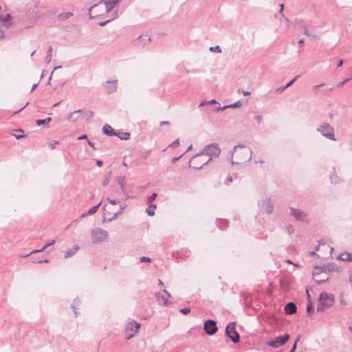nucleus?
I'll list each match as a JSON object with an SVG mask.
<instances>
[{
  "instance_id": "7c9ffc66",
  "label": "nucleus",
  "mask_w": 352,
  "mask_h": 352,
  "mask_svg": "<svg viewBox=\"0 0 352 352\" xmlns=\"http://www.w3.org/2000/svg\"><path fill=\"white\" fill-rule=\"evenodd\" d=\"M100 204H101V202H100V203H99V204H98L97 205H96V206H94L91 207V208L88 210V212H87V214H90V215H91V214H95V213L97 212V210H98V208L100 207Z\"/></svg>"
},
{
  "instance_id": "4d7b16f0",
  "label": "nucleus",
  "mask_w": 352,
  "mask_h": 352,
  "mask_svg": "<svg viewBox=\"0 0 352 352\" xmlns=\"http://www.w3.org/2000/svg\"><path fill=\"white\" fill-rule=\"evenodd\" d=\"M349 80H350V79H349V78L345 79V80H344L343 81H342V82H339V83L338 84V87H341V86L344 85L346 82H348V81H349Z\"/></svg>"
},
{
  "instance_id": "4c0bfd02",
  "label": "nucleus",
  "mask_w": 352,
  "mask_h": 352,
  "mask_svg": "<svg viewBox=\"0 0 352 352\" xmlns=\"http://www.w3.org/2000/svg\"><path fill=\"white\" fill-rule=\"evenodd\" d=\"M209 50L210 52H217V53L221 52V49L220 46H219V45H217L214 47H210Z\"/></svg>"
},
{
  "instance_id": "6ab92c4d",
  "label": "nucleus",
  "mask_w": 352,
  "mask_h": 352,
  "mask_svg": "<svg viewBox=\"0 0 352 352\" xmlns=\"http://www.w3.org/2000/svg\"><path fill=\"white\" fill-rule=\"evenodd\" d=\"M192 160H195L194 164H195V166H192V168L195 169L199 170L204 166L208 164L209 163V162H210L212 160V157H210L206 161L201 160V161L197 162V160H195V159H193Z\"/></svg>"
},
{
  "instance_id": "774afa93",
  "label": "nucleus",
  "mask_w": 352,
  "mask_h": 352,
  "mask_svg": "<svg viewBox=\"0 0 352 352\" xmlns=\"http://www.w3.org/2000/svg\"><path fill=\"white\" fill-rule=\"evenodd\" d=\"M343 63H344V60L342 59H340L338 63V67H340L342 66Z\"/></svg>"
},
{
  "instance_id": "1a4fd4ad",
  "label": "nucleus",
  "mask_w": 352,
  "mask_h": 352,
  "mask_svg": "<svg viewBox=\"0 0 352 352\" xmlns=\"http://www.w3.org/2000/svg\"><path fill=\"white\" fill-rule=\"evenodd\" d=\"M290 210H291V212H290L291 216H292L297 221H302V222L308 221V220H307L308 215L305 211H303L300 209H297V208H291Z\"/></svg>"
},
{
  "instance_id": "39448f33",
  "label": "nucleus",
  "mask_w": 352,
  "mask_h": 352,
  "mask_svg": "<svg viewBox=\"0 0 352 352\" xmlns=\"http://www.w3.org/2000/svg\"><path fill=\"white\" fill-rule=\"evenodd\" d=\"M316 131L320 132L324 137L331 140H336L334 129L329 123L322 124L318 127H317Z\"/></svg>"
},
{
  "instance_id": "a18cd8bd",
  "label": "nucleus",
  "mask_w": 352,
  "mask_h": 352,
  "mask_svg": "<svg viewBox=\"0 0 352 352\" xmlns=\"http://www.w3.org/2000/svg\"><path fill=\"white\" fill-rule=\"evenodd\" d=\"M107 201L111 204V205H116L117 204L120 203V200L116 199H110L107 198Z\"/></svg>"
},
{
  "instance_id": "0e129e2a",
  "label": "nucleus",
  "mask_w": 352,
  "mask_h": 352,
  "mask_svg": "<svg viewBox=\"0 0 352 352\" xmlns=\"http://www.w3.org/2000/svg\"><path fill=\"white\" fill-rule=\"evenodd\" d=\"M228 109V106H227V105L223 106V107H219V108H217L216 110H217V111H223V110H225V109Z\"/></svg>"
},
{
  "instance_id": "7ed1b4c3",
  "label": "nucleus",
  "mask_w": 352,
  "mask_h": 352,
  "mask_svg": "<svg viewBox=\"0 0 352 352\" xmlns=\"http://www.w3.org/2000/svg\"><path fill=\"white\" fill-rule=\"evenodd\" d=\"M91 236L93 243H101L107 239L108 232L102 228H96L91 230Z\"/></svg>"
},
{
  "instance_id": "cd10ccee",
  "label": "nucleus",
  "mask_w": 352,
  "mask_h": 352,
  "mask_svg": "<svg viewBox=\"0 0 352 352\" xmlns=\"http://www.w3.org/2000/svg\"><path fill=\"white\" fill-rule=\"evenodd\" d=\"M11 19V15L10 14H6L4 17L0 16V21L3 22L4 25L7 27L9 26V21Z\"/></svg>"
},
{
  "instance_id": "473e14b6",
  "label": "nucleus",
  "mask_w": 352,
  "mask_h": 352,
  "mask_svg": "<svg viewBox=\"0 0 352 352\" xmlns=\"http://www.w3.org/2000/svg\"><path fill=\"white\" fill-rule=\"evenodd\" d=\"M54 243H55V241L52 240V241H50V243L45 245L41 249L33 250L32 252H30V254L43 252L45 249L47 248V247H49V246H51V245H54Z\"/></svg>"
},
{
  "instance_id": "49530a36",
  "label": "nucleus",
  "mask_w": 352,
  "mask_h": 352,
  "mask_svg": "<svg viewBox=\"0 0 352 352\" xmlns=\"http://www.w3.org/2000/svg\"><path fill=\"white\" fill-rule=\"evenodd\" d=\"M179 145V139H176L173 142H172V143L169 145V147L176 148V147H177Z\"/></svg>"
},
{
  "instance_id": "338daca9",
  "label": "nucleus",
  "mask_w": 352,
  "mask_h": 352,
  "mask_svg": "<svg viewBox=\"0 0 352 352\" xmlns=\"http://www.w3.org/2000/svg\"><path fill=\"white\" fill-rule=\"evenodd\" d=\"M170 124V122L168 121H162L160 122V125L161 126H164V125H169Z\"/></svg>"
},
{
  "instance_id": "5fc2aeb1",
  "label": "nucleus",
  "mask_w": 352,
  "mask_h": 352,
  "mask_svg": "<svg viewBox=\"0 0 352 352\" xmlns=\"http://www.w3.org/2000/svg\"><path fill=\"white\" fill-rule=\"evenodd\" d=\"M13 136L15 137L16 139L17 140H19V139H21L23 138H24L25 135L24 134H21V135H18V134H12Z\"/></svg>"
},
{
  "instance_id": "a211bd4d",
  "label": "nucleus",
  "mask_w": 352,
  "mask_h": 352,
  "mask_svg": "<svg viewBox=\"0 0 352 352\" xmlns=\"http://www.w3.org/2000/svg\"><path fill=\"white\" fill-rule=\"evenodd\" d=\"M102 132L104 135L108 136H115L116 132L115 130L109 124H105L102 127Z\"/></svg>"
},
{
  "instance_id": "5701e85b",
  "label": "nucleus",
  "mask_w": 352,
  "mask_h": 352,
  "mask_svg": "<svg viewBox=\"0 0 352 352\" xmlns=\"http://www.w3.org/2000/svg\"><path fill=\"white\" fill-rule=\"evenodd\" d=\"M72 16H73L72 12H65L59 14L57 17L59 21H65Z\"/></svg>"
},
{
  "instance_id": "bb28decb",
  "label": "nucleus",
  "mask_w": 352,
  "mask_h": 352,
  "mask_svg": "<svg viewBox=\"0 0 352 352\" xmlns=\"http://www.w3.org/2000/svg\"><path fill=\"white\" fill-rule=\"evenodd\" d=\"M47 55L45 58V62L46 63H50L52 60V47L50 46L47 50L46 52Z\"/></svg>"
},
{
  "instance_id": "052dcab7",
  "label": "nucleus",
  "mask_w": 352,
  "mask_h": 352,
  "mask_svg": "<svg viewBox=\"0 0 352 352\" xmlns=\"http://www.w3.org/2000/svg\"><path fill=\"white\" fill-rule=\"evenodd\" d=\"M87 143H88V144H89V145L90 146H91L94 149H96V150L97 149V148H96V147H95V144H94V142H91L90 140H87Z\"/></svg>"
},
{
  "instance_id": "412c9836",
  "label": "nucleus",
  "mask_w": 352,
  "mask_h": 352,
  "mask_svg": "<svg viewBox=\"0 0 352 352\" xmlns=\"http://www.w3.org/2000/svg\"><path fill=\"white\" fill-rule=\"evenodd\" d=\"M82 116V120H85L87 122L89 120L94 116V112L90 110L81 109Z\"/></svg>"
},
{
  "instance_id": "f03ea898",
  "label": "nucleus",
  "mask_w": 352,
  "mask_h": 352,
  "mask_svg": "<svg viewBox=\"0 0 352 352\" xmlns=\"http://www.w3.org/2000/svg\"><path fill=\"white\" fill-rule=\"evenodd\" d=\"M221 153V149L219 148L217 144H210L209 145H207L204 147L203 150H201L199 153L193 155V157H191L188 162V167H191L190 162L192 161L193 159H195L197 157H199L202 155H206L210 156V157H217Z\"/></svg>"
},
{
  "instance_id": "864d4df0",
  "label": "nucleus",
  "mask_w": 352,
  "mask_h": 352,
  "mask_svg": "<svg viewBox=\"0 0 352 352\" xmlns=\"http://www.w3.org/2000/svg\"><path fill=\"white\" fill-rule=\"evenodd\" d=\"M184 155V153H182L181 155L178 156V157H175L172 159V163H175L177 161H178L183 155Z\"/></svg>"
},
{
  "instance_id": "dca6fc26",
  "label": "nucleus",
  "mask_w": 352,
  "mask_h": 352,
  "mask_svg": "<svg viewBox=\"0 0 352 352\" xmlns=\"http://www.w3.org/2000/svg\"><path fill=\"white\" fill-rule=\"evenodd\" d=\"M116 181L120 185L122 192L126 198H128L129 195H127L126 190L124 188L125 176H118L116 178Z\"/></svg>"
},
{
  "instance_id": "9b49d317",
  "label": "nucleus",
  "mask_w": 352,
  "mask_h": 352,
  "mask_svg": "<svg viewBox=\"0 0 352 352\" xmlns=\"http://www.w3.org/2000/svg\"><path fill=\"white\" fill-rule=\"evenodd\" d=\"M316 269L320 270L322 272H340L341 267L338 266L335 263H328L326 265H324L323 266L320 267H316Z\"/></svg>"
},
{
  "instance_id": "de8ad7c7",
  "label": "nucleus",
  "mask_w": 352,
  "mask_h": 352,
  "mask_svg": "<svg viewBox=\"0 0 352 352\" xmlns=\"http://www.w3.org/2000/svg\"><path fill=\"white\" fill-rule=\"evenodd\" d=\"M299 77V76H296L294 78H293L292 80H290L289 82H287L285 86L286 87V88H288L290 86H292L294 82L297 80V78Z\"/></svg>"
},
{
  "instance_id": "4be33fe9",
  "label": "nucleus",
  "mask_w": 352,
  "mask_h": 352,
  "mask_svg": "<svg viewBox=\"0 0 352 352\" xmlns=\"http://www.w3.org/2000/svg\"><path fill=\"white\" fill-rule=\"evenodd\" d=\"M217 225L221 230H224L228 227V221L226 219H221L217 221Z\"/></svg>"
},
{
  "instance_id": "0eeeda50",
  "label": "nucleus",
  "mask_w": 352,
  "mask_h": 352,
  "mask_svg": "<svg viewBox=\"0 0 352 352\" xmlns=\"http://www.w3.org/2000/svg\"><path fill=\"white\" fill-rule=\"evenodd\" d=\"M258 205L261 210H264L267 214H272L273 212L274 204L270 198L266 197L262 199L258 203Z\"/></svg>"
},
{
  "instance_id": "c9c22d12",
  "label": "nucleus",
  "mask_w": 352,
  "mask_h": 352,
  "mask_svg": "<svg viewBox=\"0 0 352 352\" xmlns=\"http://www.w3.org/2000/svg\"><path fill=\"white\" fill-rule=\"evenodd\" d=\"M245 148V146L244 145H241V144H238L236 146H234V148H232V150H231L229 153V154L230 155V158L231 160H232L233 158V155L234 153V152L236 151V148Z\"/></svg>"
},
{
  "instance_id": "58836bf2",
  "label": "nucleus",
  "mask_w": 352,
  "mask_h": 352,
  "mask_svg": "<svg viewBox=\"0 0 352 352\" xmlns=\"http://www.w3.org/2000/svg\"><path fill=\"white\" fill-rule=\"evenodd\" d=\"M294 228L292 225H287L286 226V231L289 234H292L294 232Z\"/></svg>"
},
{
  "instance_id": "423d86ee",
  "label": "nucleus",
  "mask_w": 352,
  "mask_h": 352,
  "mask_svg": "<svg viewBox=\"0 0 352 352\" xmlns=\"http://www.w3.org/2000/svg\"><path fill=\"white\" fill-rule=\"evenodd\" d=\"M289 334L285 333L283 336H280L278 337H276L274 339H272L271 340L268 341L267 342V344L268 346H270L273 348H278L280 346H283L289 339Z\"/></svg>"
},
{
  "instance_id": "69168bd1",
  "label": "nucleus",
  "mask_w": 352,
  "mask_h": 352,
  "mask_svg": "<svg viewBox=\"0 0 352 352\" xmlns=\"http://www.w3.org/2000/svg\"><path fill=\"white\" fill-rule=\"evenodd\" d=\"M118 17V13L117 12H114L113 13H112V19H116Z\"/></svg>"
},
{
  "instance_id": "f704fd0d",
  "label": "nucleus",
  "mask_w": 352,
  "mask_h": 352,
  "mask_svg": "<svg viewBox=\"0 0 352 352\" xmlns=\"http://www.w3.org/2000/svg\"><path fill=\"white\" fill-rule=\"evenodd\" d=\"M120 204V210L119 211H118L117 212H116L114 214V216L113 217V219H115L117 217V216L120 214H121L123 211V210L126 207V204L124 203L122 204L121 202L119 203Z\"/></svg>"
},
{
  "instance_id": "3c124183",
  "label": "nucleus",
  "mask_w": 352,
  "mask_h": 352,
  "mask_svg": "<svg viewBox=\"0 0 352 352\" xmlns=\"http://www.w3.org/2000/svg\"><path fill=\"white\" fill-rule=\"evenodd\" d=\"M286 87L285 86H281V87H279L278 88H277L275 91L276 93H278V94H280L282 93L283 91H285L286 89Z\"/></svg>"
},
{
  "instance_id": "f8f14e48",
  "label": "nucleus",
  "mask_w": 352,
  "mask_h": 352,
  "mask_svg": "<svg viewBox=\"0 0 352 352\" xmlns=\"http://www.w3.org/2000/svg\"><path fill=\"white\" fill-rule=\"evenodd\" d=\"M81 112V109H78L70 113L67 116L68 121L72 123H76L82 120V116Z\"/></svg>"
},
{
  "instance_id": "c756f323",
  "label": "nucleus",
  "mask_w": 352,
  "mask_h": 352,
  "mask_svg": "<svg viewBox=\"0 0 352 352\" xmlns=\"http://www.w3.org/2000/svg\"><path fill=\"white\" fill-rule=\"evenodd\" d=\"M51 120V118L48 117L44 120H36V124L37 126H41L45 124H48Z\"/></svg>"
},
{
  "instance_id": "09e8293b",
  "label": "nucleus",
  "mask_w": 352,
  "mask_h": 352,
  "mask_svg": "<svg viewBox=\"0 0 352 352\" xmlns=\"http://www.w3.org/2000/svg\"><path fill=\"white\" fill-rule=\"evenodd\" d=\"M180 312L184 315H186L190 312V309L189 307H185L180 309Z\"/></svg>"
},
{
  "instance_id": "79ce46f5",
  "label": "nucleus",
  "mask_w": 352,
  "mask_h": 352,
  "mask_svg": "<svg viewBox=\"0 0 352 352\" xmlns=\"http://www.w3.org/2000/svg\"><path fill=\"white\" fill-rule=\"evenodd\" d=\"M157 196V193H155V192L153 193L151 196L148 197V202L149 204L152 203L156 199Z\"/></svg>"
},
{
  "instance_id": "603ef678",
  "label": "nucleus",
  "mask_w": 352,
  "mask_h": 352,
  "mask_svg": "<svg viewBox=\"0 0 352 352\" xmlns=\"http://www.w3.org/2000/svg\"><path fill=\"white\" fill-rule=\"evenodd\" d=\"M254 119L256 120V122L259 124L263 120V117L261 115H258L254 117Z\"/></svg>"
},
{
  "instance_id": "6e6552de",
  "label": "nucleus",
  "mask_w": 352,
  "mask_h": 352,
  "mask_svg": "<svg viewBox=\"0 0 352 352\" xmlns=\"http://www.w3.org/2000/svg\"><path fill=\"white\" fill-rule=\"evenodd\" d=\"M204 329L208 335L212 336L217 331L218 328L214 320L208 319L204 322Z\"/></svg>"
},
{
  "instance_id": "20e7f679",
  "label": "nucleus",
  "mask_w": 352,
  "mask_h": 352,
  "mask_svg": "<svg viewBox=\"0 0 352 352\" xmlns=\"http://www.w3.org/2000/svg\"><path fill=\"white\" fill-rule=\"evenodd\" d=\"M225 334L234 343H238L240 341V336L236 330V322H229L225 331Z\"/></svg>"
},
{
  "instance_id": "f257e3e1",
  "label": "nucleus",
  "mask_w": 352,
  "mask_h": 352,
  "mask_svg": "<svg viewBox=\"0 0 352 352\" xmlns=\"http://www.w3.org/2000/svg\"><path fill=\"white\" fill-rule=\"evenodd\" d=\"M335 302V297L333 294L327 292L320 293L317 307L318 311H324V309L331 307Z\"/></svg>"
},
{
  "instance_id": "a878e982",
  "label": "nucleus",
  "mask_w": 352,
  "mask_h": 352,
  "mask_svg": "<svg viewBox=\"0 0 352 352\" xmlns=\"http://www.w3.org/2000/svg\"><path fill=\"white\" fill-rule=\"evenodd\" d=\"M115 136L118 137L120 140H127L130 138V133L128 132H118Z\"/></svg>"
},
{
  "instance_id": "680f3d73",
  "label": "nucleus",
  "mask_w": 352,
  "mask_h": 352,
  "mask_svg": "<svg viewBox=\"0 0 352 352\" xmlns=\"http://www.w3.org/2000/svg\"><path fill=\"white\" fill-rule=\"evenodd\" d=\"M110 21H111V20H108V21H104V22H100V23H98V25L102 27V26H104L105 25H107Z\"/></svg>"
},
{
  "instance_id": "ddd939ff",
  "label": "nucleus",
  "mask_w": 352,
  "mask_h": 352,
  "mask_svg": "<svg viewBox=\"0 0 352 352\" xmlns=\"http://www.w3.org/2000/svg\"><path fill=\"white\" fill-rule=\"evenodd\" d=\"M117 80H107L104 84V90L107 94H112L115 92L117 89Z\"/></svg>"
},
{
  "instance_id": "ea45409f",
  "label": "nucleus",
  "mask_w": 352,
  "mask_h": 352,
  "mask_svg": "<svg viewBox=\"0 0 352 352\" xmlns=\"http://www.w3.org/2000/svg\"><path fill=\"white\" fill-rule=\"evenodd\" d=\"M330 179L332 183L338 184L339 182V179L336 175H332L330 176Z\"/></svg>"
},
{
  "instance_id": "37998d69",
  "label": "nucleus",
  "mask_w": 352,
  "mask_h": 352,
  "mask_svg": "<svg viewBox=\"0 0 352 352\" xmlns=\"http://www.w3.org/2000/svg\"><path fill=\"white\" fill-rule=\"evenodd\" d=\"M299 340H300V336H298V337L296 339V340H295V342H294V344H293V346H292V349H290V351H289V352H295V351H296V349L297 342L299 341Z\"/></svg>"
},
{
  "instance_id": "6e6d98bb",
  "label": "nucleus",
  "mask_w": 352,
  "mask_h": 352,
  "mask_svg": "<svg viewBox=\"0 0 352 352\" xmlns=\"http://www.w3.org/2000/svg\"><path fill=\"white\" fill-rule=\"evenodd\" d=\"M133 322L135 323V332H138V330L140 329V327H141V324L140 323H138L135 321H133Z\"/></svg>"
},
{
  "instance_id": "c03bdc74",
  "label": "nucleus",
  "mask_w": 352,
  "mask_h": 352,
  "mask_svg": "<svg viewBox=\"0 0 352 352\" xmlns=\"http://www.w3.org/2000/svg\"><path fill=\"white\" fill-rule=\"evenodd\" d=\"M228 106V108H236V107H241V102L240 101H236V102L232 104H229V105H227Z\"/></svg>"
},
{
  "instance_id": "4468645a",
  "label": "nucleus",
  "mask_w": 352,
  "mask_h": 352,
  "mask_svg": "<svg viewBox=\"0 0 352 352\" xmlns=\"http://www.w3.org/2000/svg\"><path fill=\"white\" fill-rule=\"evenodd\" d=\"M243 151L242 153V157L240 159L239 162H234L231 160V163L233 164H241L242 162L250 161L252 158V151L249 148H247L245 146V148H243Z\"/></svg>"
},
{
  "instance_id": "aec40b11",
  "label": "nucleus",
  "mask_w": 352,
  "mask_h": 352,
  "mask_svg": "<svg viewBox=\"0 0 352 352\" xmlns=\"http://www.w3.org/2000/svg\"><path fill=\"white\" fill-rule=\"evenodd\" d=\"M337 259L344 261H352V254L343 252L337 256Z\"/></svg>"
},
{
  "instance_id": "bf43d9fd",
  "label": "nucleus",
  "mask_w": 352,
  "mask_h": 352,
  "mask_svg": "<svg viewBox=\"0 0 352 352\" xmlns=\"http://www.w3.org/2000/svg\"><path fill=\"white\" fill-rule=\"evenodd\" d=\"M96 164L98 166L101 167L103 164V162L100 160H97Z\"/></svg>"
},
{
  "instance_id": "c85d7f7f",
  "label": "nucleus",
  "mask_w": 352,
  "mask_h": 352,
  "mask_svg": "<svg viewBox=\"0 0 352 352\" xmlns=\"http://www.w3.org/2000/svg\"><path fill=\"white\" fill-rule=\"evenodd\" d=\"M111 175V170L109 171L108 173H107V174L104 175L103 180H102L103 186H107L109 183Z\"/></svg>"
},
{
  "instance_id": "393cba45",
  "label": "nucleus",
  "mask_w": 352,
  "mask_h": 352,
  "mask_svg": "<svg viewBox=\"0 0 352 352\" xmlns=\"http://www.w3.org/2000/svg\"><path fill=\"white\" fill-rule=\"evenodd\" d=\"M319 274H320V273L316 272H314L313 273L314 278L315 281L317 282L318 283H319V284L324 283L329 280V278L327 276L324 278H322V279L318 278L317 277L319 276Z\"/></svg>"
},
{
  "instance_id": "72a5a7b5",
  "label": "nucleus",
  "mask_w": 352,
  "mask_h": 352,
  "mask_svg": "<svg viewBox=\"0 0 352 352\" xmlns=\"http://www.w3.org/2000/svg\"><path fill=\"white\" fill-rule=\"evenodd\" d=\"M156 208L155 205H151L146 210V212L149 216H153L155 214L154 208Z\"/></svg>"
},
{
  "instance_id": "8fccbe9b",
  "label": "nucleus",
  "mask_w": 352,
  "mask_h": 352,
  "mask_svg": "<svg viewBox=\"0 0 352 352\" xmlns=\"http://www.w3.org/2000/svg\"><path fill=\"white\" fill-rule=\"evenodd\" d=\"M140 262L151 263V258H149V257H147V256H142V257H140Z\"/></svg>"
},
{
  "instance_id": "a19ab883",
  "label": "nucleus",
  "mask_w": 352,
  "mask_h": 352,
  "mask_svg": "<svg viewBox=\"0 0 352 352\" xmlns=\"http://www.w3.org/2000/svg\"><path fill=\"white\" fill-rule=\"evenodd\" d=\"M339 300H340V303L341 305L342 306H346L347 305L344 298V296L342 294H340V296H339Z\"/></svg>"
},
{
  "instance_id": "2eb2a0df",
  "label": "nucleus",
  "mask_w": 352,
  "mask_h": 352,
  "mask_svg": "<svg viewBox=\"0 0 352 352\" xmlns=\"http://www.w3.org/2000/svg\"><path fill=\"white\" fill-rule=\"evenodd\" d=\"M120 0H100V3H104L105 6V10L107 12H111L113 7L119 3Z\"/></svg>"
},
{
  "instance_id": "f3484780",
  "label": "nucleus",
  "mask_w": 352,
  "mask_h": 352,
  "mask_svg": "<svg viewBox=\"0 0 352 352\" xmlns=\"http://www.w3.org/2000/svg\"><path fill=\"white\" fill-rule=\"evenodd\" d=\"M297 307L294 302H289L285 307V311L287 314H294L296 312Z\"/></svg>"
},
{
  "instance_id": "b1692460",
  "label": "nucleus",
  "mask_w": 352,
  "mask_h": 352,
  "mask_svg": "<svg viewBox=\"0 0 352 352\" xmlns=\"http://www.w3.org/2000/svg\"><path fill=\"white\" fill-rule=\"evenodd\" d=\"M78 246L76 245L72 249L67 250L65 254V258H67L74 255L78 250Z\"/></svg>"
},
{
  "instance_id": "13d9d810",
  "label": "nucleus",
  "mask_w": 352,
  "mask_h": 352,
  "mask_svg": "<svg viewBox=\"0 0 352 352\" xmlns=\"http://www.w3.org/2000/svg\"><path fill=\"white\" fill-rule=\"evenodd\" d=\"M303 30H304V31H303V34L304 35L307 36H311V34L309 33V32H308V30H307V29L306 28L305 26L303 27Z\"/></svg>"
},
{
  "instance_id": "e433bc0d",
  "label": "nucleus",
  "mask_w": 352,
  "mask_h": 352,
  "mask_svg": "<svg viewBox=\"0 0 352 352\" xmlns=\"http://www.w3.org/2000/svg\"><path fill=\"white\" fill-rule=\"evenodd\" d=\"M314 305H313L312 302H308L307 306V313L311 314L314 313Z\"/></svg>"
},
{
  "instance_id": "9d476101",
  "label": "nucleus",
  "mask_w": 352,
  "mask_h": 352,
  "mask_svg": "<svg viewBox=\"0 0 352 352\" xmlns=\"http://www.w3.org/2000/svg\"><path fill=\"white\" fill-rule=\"evenodd\" d=\"M170 297V294L165 289L162 290V292H160L156 294L158 302L164 306H167L169 304L168 298Z\"/></svg>"
},
{
  "instance_id": "e2e57ef3",
  "label": "nucleus",
  "mask_w": 352,
  "mask_h": 352,
  "mask_svg": "<svg viewBox=\"0 0 352 352\" xmlns=\"http://www.w3.org/2000/svg\"><path fill=\"white\" fill-rule=\"evenodd\" d=\"M77 139L78 140H85V139H87V135L84 134V135L79 136Z\"/></svg>"
},
{
  "instance_id": "2f4dec72",
  "label": "nucleus",
  "mask_w": 352,
  "mask_h": 352,
  "mask_svg": "<svg viewBox=\"0 0 352 352\" xmlns=\"http://www.w3.org/2000/svg\"><path fill=\"white\" fill-rule=\"evenodd\" d=\"M142 40H144L146 42H149V41H151V37H148L147 36H140L135 40V45H140Z\"/></svg>"
}]
</instances>
